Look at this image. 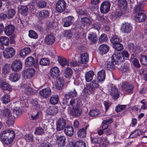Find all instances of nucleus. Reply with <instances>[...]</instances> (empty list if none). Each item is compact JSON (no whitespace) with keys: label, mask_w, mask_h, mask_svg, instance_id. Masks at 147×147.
<instances>
[{"label":"nucleus","mask_w":147,"mask_h":147,"mask_svg":"<svg viewBox=\"0 0 147 147\" xmlns=\"http://www.w3.org/2000/svg\"><path fill=\"white\" fill-rule=\"evenodd\" d=\"M130 49L132 50L133 52L136 53H140L142 51V48L139 46H136L135 48L132 47V48H131Z\"/></svg>","instance_id":"338daca9"},{"label":"nucleus","mask_w":147,"mask_h":147,"mask_svg":"<svg viewBox=\"0 0 147 147\" xmlns=\"http://www.w3.org/2000/svg\"><path fill=\"white\" fill-rule=\"evenodd\" d=\"M58 111L57 108L56 107L52 106L50 107L47 109V113L50 115H54L56 114Z\"/></svg>","instance_id":"473e14b6"},{"label":"nucleus","mask_w":147,"mask_h":147,"mask_svg":"<svg viewBox=\"0 0 147 147\" xmlns=\"http://www.w3.org/2000/svg\"><path fill=\"white\" fill-rule=\"evenodd\" d=\"M92 143L95 144H99L103 140V138H98L96 137L91 139Z\"/></svg>","instance_id":"13d9d810"},{"label":"nucleus","mask_w":147,"mask_h":147,"mask_svg":"<svg viewBox=\"0 0 147 147\" xmlns=\"http://www.w3.org/2000/svg\"><path fill=\"white\" fill-rule=\"evenodd\" d=\"M22 110L19 108L16 107L13 109V119L17 117L18 116L21 114Z\"/></svg>","instance_id":"ea45409f"},{"label":"nucleus","mask_w":147,"mask_h":147,"mask_svg":"<svg viewBox=\"0 0 147 147\" xmlns=\"http://www.w3.org/2000/svg\"><path fill=\"white\" fill-rule=\"evenodd\" d=\"M140 61L141 63L143 65H147V56L140 55L139 57Z\"/></svg>","instance_id":"864d4df0"},{"label":"nucleus","mask_w":147,"mask_h":147,"mask_svg":"<svg viewBox=\"0 0 147 147\" xmlns=\"http://www.w3.org/2000/svg\"><path fill=\"white\" fill-rule=\"evenodd\" d=\"M64 131L66 135L71 137L74 135V130L72 126L68 125L65 128Z\"/></svg>","instance_id":"4be33fe9"},{"label":"nucleus","mask_w":147,"mask_h":147,"mask_svg":"<svg viewBox=\"0 0 147 147\" xmlns=\"http://www.w3.org/2000/svg\"><path fill=\"white\" fill-rule=\"evenodd\" d=\"M132 29V26L130 24L125 22L121 25L120 30L122 33L128 34L131 32Z\"/></svg>","instance_id":"1a4fd4ad"},{"label":"nucleus","mask_w":147,"mask_h":147,"mask_svg":"<svg viewBox=\"0 0 147 147\" xmlns=\"http://www.w3.org/2000/svg\"><path fill=\"white\" fill-rule=\"evenodd\" d=\"M64 81L63 78L59 77L56 81L55 84V87L59 90H62L64 84Z\"/></svg>","instance_id":"a211bd4d"},{"label":"nucleus","mask_w":147,"mask_h":147,"mask_svg":"<svg viewBox=\"0 0 147 147\" xmlns=\"http://www.w3.org/2000/svg\"><path fill=\"white\" fill-rule=\"evenodd\" d=\"M66 124V121L62 118L59 119L56 123V129L58 131L63 130Z\"/></svg>","instance_id":"f8f14e48"},{"label":"nucleus","mask_w":147,"mask_h":147,"mask_svg":"<svg viewBox=\"0 0 147 147\" xmlns=\"http://www.w3.org/2000/svg\"><path fill=\"white\" fill-rule=\"evenodd\" d=\"M142 134L141 131L139 129H136L133 131L129 135V137L133 138L139 136Z\"/></svg>","instance_id":"3c124183"},{"label":"nucleus","mask_w":147,"mask_h":147,"mask_svg":"<svg viewBox=\"0 0 147 147\" xmlns=\"http://www.w3.org/2000/svg\"><path fill=\"white\" fill-rule=\"evenodd\" d=\"M94 73L92 71H90L87 72L85 74V79L87 82L90 81L93 78Z\"/></svg>","instance_id":"7c9ffc66"},{"label":"nucleus","mask_w":147,"mask_h":147,"mask_svg":"<svg viewBox=\"0 0 147 147\" xmlns=\"http://www.w3.org/2000/svg\"><path fill=\"white\" fill-rule=\"evenodd\" d=\"M31 49L29 47H25L22 49L20 52V55L21 57H24L29 54Z\"/></svg>","instance_id":"c85d7f7f"},{"label":"nucleus","mask_w":147,"mask_h":147,"mask_svg":"<svg viewBox=\"0 0 147 147\" xmlns=\"http://www.w3.org/2000/svg\"><path fill=\"white\" fill-rule=\"evenodd\" d=\"M90 84L95 90V89L99 87V85L97 81L94 80L90 82Z\"/></svg>","instance_id":"680f3d73"},{"label":"nucleus","mask_w":147,"mask_h":147,"mask_svg":"<svg viewBox=\"0 0 147 147\" xmlns=\"http://www.w3.org/2000/svg\"><path fill=\"white\" fill-rule=\"evenodd\" d=\"M81 63L83 64L88 62L89 60L88 55L86 53L82 54L80 56Z\"/></svg>","instance_id":"e433bc0d"},{"label":"nucleus","mask_w":147,"mask_h":147,"mask_svg":"<svg viewBox=\"0 0 147 147\" xmlns=\"http://www.w3.org/2000/svg\"><path fill=\"white\" fill-rule=\"evenodd\" d=\"M32 108L34 110H37L39 109L40 107L38 102L37 100L32 99L31 101Z\"/></svg>","instance_id":"c03bdc74"},{"label":"nucleus","mask_w":147,"mask_h":147,"mask_svg":"<svg viewBox=\"0 0 147 147\" xmlns=\"http://www.w3.org/2000/svg\"><path fill=\"white\" fill-rule=\"evenodd\" d=\"M110 94L113 99L116 100L119 97V94L118 89L114 86L111 88L110 90Z\"/></svg>","instance_id":"9b49d317"},{"label":"nucleus","mask_w":147,"mask_h":147,"mask_svg":"<svg viewBox=\"0 0 147 147\" xmlns=\"http://www.w3.org/2000/svg\"><path fill=\"white\" fill-rule=\"evenodd\" d=\"M112 58L115 63H117L118 64L123 62L124 60V58L122 56V54L119 52H116L113 54Z\"/></svg>","instance_id":"423d86ee"},{"label":"nucleus","mask_w":147,"mask_h":147,"mask_svg":"<svg viewBox=\"0 0 147 147\" xmlns=\"http://www.w3.org/2000/svg\"><path fill=\"white\" fill-rule=\"evenodd\" d=\"M121 88L123 90H125L126 92L129 93L132 92L133 86L131 84H129L127 82H125L121 85Z\"/></svg>","instance_id":"ddd939ff"},{"label":"nucleus","mask_w":147,"mask_h":147,"mask_svg":"<svg viewBox=\"0 0 147 147\" xmlns=\"http://www.w3.org/2000/svg\"><path fill=\"white\" fill-rule=\"evenodd\" d=\"M74 147H86V144L84 141L82 140H79L75 143Z\"/></svg>","instance_id":"8fccbe9b"},{"label":"nucleus","mask_w":147,"mask_h":147,"mask_svg":"<svg viewBox=\"0 0 147 147\" xmlns=\"http://www.w3.org/2000/svg\"><path fill=\"white\" fill-rule=\"evenodd\" d=\"M146 18V15L142 13H140L135 16V20L137 22H141L144 21Z\"/></svg>","instance_id":"b1692460"},{"label":"nucleus","mask_w":147,"mask_h":147,"mask_svg":"<svg viewBox=\"0 0 147 147\" xmlns=\"http://www.w3.org/2000/svg\"><path fill=\"white\" fill-rule=\"evenodd\" d=\"M58 61L60 65L62 66H64L66 65H68V62L63 57H58Z\"/></svg>","instance_id":"79ce46f5"},{"label":"nucleus","mask_w":147,"mask_h":147,"mask_svg":"<svg viewBox=\"0 0 147 147\" xmlns=\"http://www.w3.org/2000/svg\"><path fill=\"white\" fill-rule=\"evenodd\" d=\"M56 142L59 146L63 147L65 144V137L63 136H58L57 137Z\"/></svg>","instance_id":"5701e85b"},{"label":"nucleus","mask_w":147,"mask_h":147,"mask_svg":"<svg viewBox=\"0 0 147 147\" xmlns=\"http://www.w3.org/2000/svg\"><path fill=\"white\" fill-rule=\"evenodd\" d=\"M9 40V38L7 37L2 36L0 37V42L2 44L5 45H8Z\"/></svg>","instance_id":"603ef678"},{"label":"nucleus","mask_w":147,"mask_h":147,"mask_svg":"<svg viewBox=\"0 0 147 147\" xmlns=\"http://www.w3.org/2000/svg\"><path fill=\"white\" fill-rule=\"evenodd\" d=\"M3 115L4 116L9 120L13 119L12 113L8 109H6L3 111Z\"/></svg>","instance_id":"2f4dec72"},{"label":"nucleus","mask_w":147,"mask_h":147,"mask_svg":"<svg viewBox=\"0 0 147 147\" xmlns=\"http://www.w3.org/2000/svg\"><path fill=\"white\" fill-rule=\"evenodd\" d=\"M50 61L48 58H43L40 61V64L42 65L46 66L49 65Z\"/></svg>","instance_id":"6e6d98bb"},{"label":"nucleus","mask_w":147,"mask_h":147,"mask_svg":"<svg viewBox=\"0 0 147 147\" xmlns=\"http://www.w3.org/2000/svg\"><path fill=\"white\" fill-rule=\"evenodd\" d=\"M104 133L107 135H110L113 132L112 127L110 126L109 127L103 130Z\"/></svg>","instance_id":"bf43d9fd"},{"label":"nucleus","mask_w":147,"mask_h":147,"mask_svg":"<svg viewBox=\"0 0 147 147\" xmlns=\"http://www.w3.org/2000/svg\"><path fill=\"white\" fill-rule=\"evenodd\" d=\"M100 113L98 109H93L90 110L88 113L89 116L91 117H95L98 115Z\"/></svg>","instance_id":"49530a36"},{"label":"nucleus","mask_w":147,"mask_h":147,"mask_svg":"<svg viewBox=\"0 0 147 147\" xmlns=\"http://www.w3.org/2000/svg\"><path fill=\"white\" fill-rule=\"evenodd\" d=\"M28 36L31 38L36 39L38 37L37 34L34 31L32 30H30L29 31Z\"/></svg>","instance_id":"4d7b16f0"},{"label":"nucleus","mask_w":147,"mask_h":147,"mask_svg":"<svg viewBox=\"0 0 147 147\" xmlns=\"http://www.w3.org/2000/svg\"><path fill=\"white\" fill-rule=\"evenodd\" d=\"M1 100L3 103L7 104L10 101V96L7 94H5L2 97Z\"/></svg>","instance_id":"5fc2aeb1"},{"label":"nucleus","mask_w":147,"mask_h":147,"mask_svg":"<svg viewBox=\"0 0 147 147\" xmlns=\"http://www.w3.org/2000/svg\"><path fill=\"white\" fill-rule=\"evenodd\" d=\"M22 89V90L28 94H31L34 92L33 89L30 87V85L29 83L23 85Z\"/></svg>","instance_id":"2eb2a0df"},{"label":"nucleus","mask_w":147,"mask_h":147,"mask_svg":"<svg viewBox=\"0 0 147 147\" xmlns=\"http://www.w3.org/2000/svg\"><path fill=\"white\" fill-rule=\"evenodd\" d=\"M14 137L15 134L13 131L10 129L4 130L0 134L1 139L6 144H11Z\"/></svg>","instance_id":"f03ea898"},{"label":"nucleus","mask_w":147,"mask_h":147,"mask_svg":"<svg viewBox=\"0 0 147 147\" xmlns=\"http://www.w3.org/2000/svg\"><path fill=\"white\" fill-rule=\"evenodd\" d=\"M118 3L120 9H124L127 6V2L126 0H119Z\"/></svg>","instance_id":"4c0bfd02"},{"label":"nucleus","mask_w":147,"mask_h":147,"mask_svg":"<svg viewBox=\"0 0 147 147\" xmlns=\"http://www.w3.org/2000/svg\"><path fill=\"white\" fill-rule=\"evenodd\" d=\"M18 10L21 14L25 16L27 14L28 8L26 6H20L18 7Z\"/></svg>","instance_id":"f704fd0d"},{"label":"nucleus","mask_w":147,"mask_h":147,"mask_svg":"<svg viewBox=\"0 0 147 147\" xmlns=\"http://www.w3.org/2000/svg\"><path fill=\"white\" fill-rule=\"evenodd\" d=\"M59 100V98L58 95H52L50 97V102L51 104L55 105L57 104Z\"/></svg>","instance_id":"58836bf2"},{"label":"nucleus","mask_w":147,"mask_h":147,"mask_svg":"<svg viewBox=\"0 0 147 147\" xmlns=\"http://www.w3.org/2000/svg\"><path fill=\"white\" fill-rule=\"evenodd\" d=\"M89 127V125H86L85 128H82L79 130L78 132V136L80 138L85 137L86 135V130Z\"/></svg>","instance_id":"cd10ccee"},{"label":"nucleus","mask_w":147,"mask_h":147,"mask_svg":"<svg viewBox=\"0 0 147 147\" xmlns=\"http://www.w3.org/2000/svg\"><path fill=\"white\" fill-rule=\"evenodd\" d=\"M34 62V59L32 57H27L25 60V64L27 66L33 65Z\"/></svg>","instance_id":"c9c22d12"},{"label":"nucleus","mask_w":147,"mask_h":147,"mask_svg":"<svg viewBox=\"0 0 147 147\" xmlns=\"http://www.w3.org/2000/svg\"><path fill=\"white\" fill-rule=\"evenodd\" d=\"M51 94V90L49 87L44 88L39 91V95L44 98H47Z\"/></svg>","instance_id":"0eeeda50"},{"label":"nucleus","mask_w":147,"mask_h":147,"mask_svg":"<svg viewBox=\"0 0 147 147\" xmlns=\"http://www.w3.org/2000/svg\"><path fill=\"white\" fill-rule=\"evenodd\" d=\"M111 6L110 3L107 1L103 2L101 4L100 7V10L101 13H106L109 12L110 10Z\"/></svg>","instance_id":"6e6552de"},{"label":"nucleus","mask_w":147,"mask_h":147,"mask_svg":"<svg viewBox=\"0 0 147 147\" xmlns=\"http://www.w3.org/2000/svg\"><path fill=\"white\" fill-rule=\"evenodd\" d=\"M38 15L39 17L42 18H47L49 16V12L47 10H43L39 12Z\"/></svg>","instance_id":"72a5a7b5"},{"label":"nucleus","mask_w":147,"mask_h":147,"mask_svg":"<svg viewBox=\"0 0 147 147\" xmlns=\"http://www.w3.org/2000/svg\"><path fill=\"white\" fill-rule=\"evenodd\" d=\"M0 88L4 90H8L9 91L12 90L10 85L4 82H2L0 83Z\"/></svg>","instance_id":"c756f323"},{"label":"nucleus","mask_w":147,"mask_h":147,"mask_svg":"<svg viewBox=\"0 0 147 147\" xmlns=\"http://www.w3.org/2000/svg\"><path fill=\"white\" fill-rule=\"evenodd\" d=\"M105 78V70H102L97 73V78L100 82H103Z\"/></svg>","instance_id":"bb28decb"},{"label":"nucleus","mask_w":147,"mask_h":147,"mask_svg":"<svg viewBox=\"0 0 147 147\" xmlns=\"http://www.w3.org/2000/svg\"><path fill=\"white\" fill-rule=\"evenodd\" d=\"M88 39L90 40V43L91 44L96 43L97 39V36L94 32L91 33L88 35Z\"/></svg>","instance_id":"a878e982"},{"label":"nucleus","mask_w":147,"mask_h":147,"mask_svg":"<svg viewBox=\"0 0 147 147\" xmlns=\"http://www.w3.org/2000/svg\"><path fill=\"white\" fill-rule=\"evenodd\" d=\"M122 14V12L121 10H117L116 11L113 12L111 16L114 19L119 18L121 16Z\"/></svg>","instance_id":"37998d69"},{"label":"nucleus","mask_w":147,"mask_h":147,"mask_svg":"<svg viewBox=\"0 0 147 147\" xmlns=\"http://www.w3.org/2000/svg\"><path fill=\"white\" fill-rule=\"evenodd\" d=\"M11 67L10 65L8 64H5L3 67V71L4 73H7L10 71Z\"/></svg>","instance_id":"0e129e2a"},{"label":"nucleus","mask_w":147,"mask_h":147,"mask_svg":"<svg viewBox=\"0 0 147 147\" xmlns=\"http://www.w3.org/2000/svg\"><path fill=\"white\" fill-rule=\"evenodd\" d=\"M24 73V77L29 78L33 76L35 71L32 68H28L25 70Z\"/></svg>","instance_id":"aec40b11"},{"label":"nucleus","mask_w":147,"mask_h":147,"mask_svg":"<svg viewBox=\"0 0 147 147\" xmlns=\"http://www.w3.org/2000/svg\"><path fill=\"white\" fill-rule=\"evenodd\" d=\"M55 37L53 35L51 34H49L45 37V43L47 45H52L55 42Z\"/></svg>","instance_id":"6ab92c4d"},{"label":"nucleus","mask_w":147,"mask_h":147,"mask_svg":"<svg viewBox=\"0 0 147 147\" xmlns=\"http://www.w3.org/2000/svg\"><path fill=\"white\" fill-rule=\"evenodd\" d=\"M16 12V10L13 9H9L4 14H1L0 15L1 17L3 19L7 18L10 19L12 18L15 15Z\"/></svg>","instance_id":"9d476101"},{"label":"nucleus","mask_w":147,"mask_h":147,"mask_svg":"<svg viewBox=\"0 0 147 147\" xmlns=\"http://www.w3.org/2000/svg\"><path fill=\"white\" fill-rule=\"evenodd\" d=\"M60 71L57 67H53L50 70V74L51 77L54 79L57 78L59 75Z\"/></svg>","instance_id":"412c9836"},{"label":"nucleus","mask_w":147,"mask_h":147,"mask_svg":"<svg viewBox=\"0 0 147 147\" xmlns=\"http://www.w3.org/2000/svg\"><path fill=\"white\" fill-rule=\"evenodd\" d=\"M110 41L114 45L116 44L119 43V42H120L122 40L118 36L115 35L113 36L111 38Z\"/></svg>","instance_id":"a19ab883"},{"label":"nucleus","mask_w":147,"mask_h":147,"mask_svg":"<svg viewBox=\"0 0 147 147\" xmlns=\"http://www.w3.org/2000/svg\"><path fill=\"white\" fill-rule=\"evenodd\" d=\"M113 47L115 50L118 51H121L123 48V45L120 42L114 45Z\"/></svg>","instance_id":"69168bd1"},{"label":"nucleus","mask_w":147,"mask_h":147,"mask_svg":"<svg viewBox=\"0 0 147 147\" xmlns=\"http://www.w3.org/2000/svg\"><path fill=\"white\" fill-rule=\"evenodd\" d=\"M25 139L28 142H33V137L31 134H26L25 136Z\"/></svg>","instance_id":"e2e57ef3"},{"label":"nucleus","mask_w":147,"mask_h":147,"mask_svg":"<svg viewBox=\"0 0 147 147\" xmlns=\"http://www.w3.org/2000/svg\"><path fill=\"white\" fill-rule=\"evenodd\" d=\"M142 11V4L140 3L135 6L134 7V11L135 12L138 13Z\"/></svg>","instance_id":"774afa93"},{"label":"nucleus","mask_w":147,"mask_h":147,"mask_svg":"<svg viewBox=\"0 0 147 147\" xmlns=\"http://www.w3.org/2000/svg\"><path fill=\"white\" fill-rule=\"evenodd\" d=\"M77 93L75 89L65 94V98L62 102L64 105L72 108L70 111V113L75 117L80 116L82 112L81 109L78 107L80 101L79 98L77 97Z\"/></svg>","instance_id":"f257e3e1"},{"label":"nucleus","mask_w":147,"mask_h":147,"mask_svg":"<svg viewBox=\"0 0 147 147\" xmlns=\"http://www.w3.org/2000/svg\"><path fill=\"white\" fill-rule=\"evenodd\" d=\"M98 49L100 53L103 55L105 54L108 52L109 49V47L106 45L102 44L99 46Z\"/></svg>","instance_id":"393cba45"},{"label":"nucleus","mask_w":147,"mask_h":147,"mask_svg":"<svg viewBox=\"0 0 147 147\" xmlns=\"http://www.w3.org/2000/svg\"><path fill=\"white\" fill-rule=\"evenodd\" d=\"M74 18L72 16H69L63 19V21L64 22L63 25L65 27H67L72 24L74 20Z\"/></svg>","instance_id":"dca6fc26"},{"label":"nucleus","mask_w":147,"mask_h":147,"mask_svg":"<svg viewBox=\"0 0 147 147\" xmlns=\"http://www.w3.org/2000/svg\"><path fill=\"white\" fill-rule=\"evenodd\" d=\"M20 78L19 75L17 74L13 73L10 76V80L12 82H16L18 81Z\"/></svg>","instance_id":"09e8293b"},{"label":"nucleus","mask_w":147,"mask_h":147,"mask_svg":"<svg viewBox=\"0 0 147 147\" xmlns=\"http://www.w3.org/2000/svg\"><path fill=\"white\" fill-rule=\"evenodd\" d=\"M83 94L84 95L87 96L88 95L94 93L95 90L90 84H86L83 90Z\"/></svg>","instance_id":"4468645a"},{"label":"nucleus","mask_w":147,"mask_h":147,"mask_svg":"<svg viewBox=\"0 0 147 147\" xmlns=\"http://www.w3.org/2000/svg\"><path fill=\"white\" fill-rule=\"evenodd\" d=\"M114 61H112L108 62L107 63L106 65L105 66V68L107 70L111 71L114 67V65L113 63Z\"/></svg>","instance_id":"052dcab7"},{"label":"nucleus","mask_w":147,"mask_h":147,"mask_svg":"<svg viewBox=\"0 0 147 147\" xmlns=\"http://www.w3.org/2000/svg\"><path fill=\"white\" fill-rule=\"evenodd\" d=\"M81 22L82 24V26H81V28H83L82 26H84L85 25L90 24L91 22V21L89 18L84 17L81 18Z\"/></svg>","instance_id":"a18cd8bd"},{"label":"nucleus","mask_w":147,"mask_h":147,"mask_svg":"<svg viewBox=\"0 0 147 147\" xmlns=\"http://www.w3.org/2000/svg\"><path fill=\"white\" fill-rule=\"evenodd\" d=\"M64 72L65 77L68 78L71 76L73 74V71L71 68L67 67L65 69Z\"/></svg>","instance_id":"de8ad7c7"},{"label":"nucleus","mask_w":147,"mask_h":147,"mask_svg":"<svg viewBox=\"0 0 147 147\" xmlns=\"http://www.w3.org/2000/svg\"><path fill=\"white\" fill-rule=\"evenodd\" d=\"M15 49L12 47L7 48L3 51V55L5 58L8 59L12 57L15 53Z\"/></svg>","instance_id":"20e7f679"},{"label":"nucleus","mask_w":147,"mask_h":147,"mask_svg":"<svg viewBox=\"0 0 147 147\" xmlns=\"http://www.w3.org/2000/svg\"><path fill=\"white\" fill-rule=\"evenodd\" d=\"M22 66V63L20 61L16 60L12 63L11 67L13 71L17 72L21 70Z\"/></svg>","instance_id":"39448f33"},{"label":"nucleus","mask_w":147,"mask_h":147,"mask_svg":"<svg viewBox=\"0 0 147 147\" xmlns=\"http://www.w3.org/2000/svg\"><path fill=\"white\" fill-rule=\"evenodd\" d=\"M66 4L64 0H59L56 5V10L59 13H62L66 9Z\"/></svg>","instance_id":"7ed1b4c3"},{"label":"nucleus","mask_w":147,"mask_h":147,"mask_svg":"<svg viewBox=\"0 0 147 147\" xmlns=\"http://www.w3.org/2000/svg\"><path fill=\"white\" fill-rule=\"evenodd\" d=\"M15 29L14 26L12 25H8L5 26L4 31L7 36H10L13 34Z\"/></svg>","instance_id":"f3484780"}]
</instances>
